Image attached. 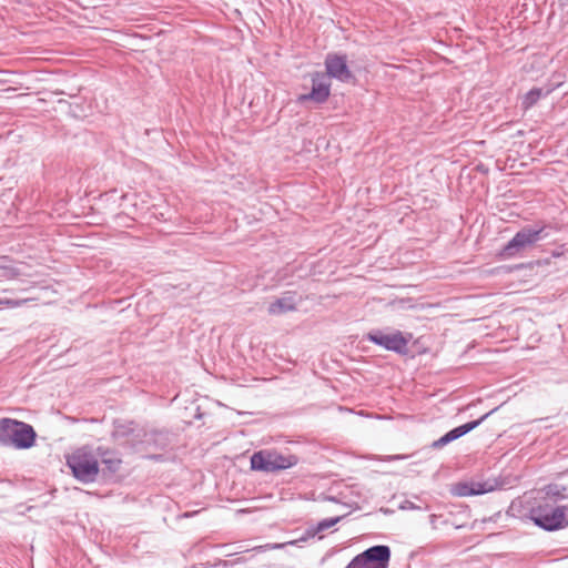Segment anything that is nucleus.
Listing matches in <instances>:
<instances>
[{
  "mask_svg": "<svg viewBox=\"0 0 568 568\" xmlns=\"http://www.w3.org/2000/svg\"><path fill=\"white\" fill-rule=\"evenodd\" d=\"M326 75L341 82H349L354 79L352 71L347 65L345 54H327L325 59Z\"/></svg>",
  "mask_w": 568,
  "mask_h": 568,
  "instance_id": "obj_9",
  "label": "nucleus"
},
{
  "mask_svg": "<svg viewBox=\"0 0 568 568\" xmlns=\"http://www.w3.org/2000/svg\"><path fill=\"white\" fill-rule=\"evenodd\" d=\"M400 458H404V457L403 456H398V455L390 457V459H400Z\"/></svg>",
  "mask_w": 568,
  "mask_h": 568,
  "instance_id": "obj_23",
  "label": "nucleus"
},
{
  "mask_svg": "<svg viewBox=\"0 0 568 568\" xmlns=\"http://www.w3.org/2000/svg\"><path fill=\"white\" fill-rule=\"evenodd\" d=\"M496 483L487 481H476L469 484H462L458 487L459 496H478L486 493H490L495 490Z\"/></svg>",
  "mask_w": 568,
  "mask_h": 568,
  "instance_id": "obj_12",
  "label": "nucleus"
},
{
  "mask_svg": "<svg viewBox=\"0 0 568 568\" xmlns=\"http://www.w3.org/2000/svg\"><path fill=\"white\" fill-rule=\"evenodd\" d=\"M327 499H328V500H332V501H335V498H334V497H328Z\"/></svg>",
  "mask_w": 568,
  "mask_h": 568,
  "instance_id": "obj_24",
  "label": "nucleus"
},
{
  "mask_svg": "<svg viewBox=\"0 0 568 568\" xmlns=\"http://www.w3.org/2000/svg\"><path fill=\"white\" fill-rule=\"evenodd\" d=\"M496 410H497V407L491 409L490 412L484 414L478 419L468 422V423H466L464 425H460L458 427H455V428L450 429L449 432H447L450 440L454 442V440L463 437L464 435L468 434L469 432L474 430L475 428H477L486 418H488Z\"/></svg>",
  "mask_w": 568,
  "mask_h": 568,
  "instance_id": "obj_13",
  "label": "nucleus"
},
{
  "mask_svg": "<svg viewBox=\"0 0 568 568\" xmlns=\"http://www.w3.org/2000/svg\"><path fill=\"white\" fill-rule=\"evenodd\" d=\"M342 518H343L342 516L325 518V519L318 521L316 526L308 527L305 531V535H306L305 537H302L298 540L290 541V542H287V545H296L297 542L306 540L310 537H314L318 532H322V531L327 530V529L332 528L333 526H335L337 523H339L342 520ZM285 546H286V544H275L272 546V548L280 549V548H284Z\"/></svg>",
  "mask_w": 568,
  "mask_h": 568,
  "instance_id": "obj_10",
  "label": "nucleus"
},
{
  "mask_svg": "<svg viewBox=\"0 0 568 568\" xmlns=\"http://www.w3.org/2000/svg\"><path fill=\"white\" fill-rule=\"evenodd\" d=\"M36 437L31 425L11 418L0 419V446L28 449L34 445Z\"/></svg>",
  "mask_w": 568,
  "mask_h": 568,
  "instance_id": "obj_1",
  "label": "nucleus"
},
{
  "mask_svg": "<svg viewBox=\"0 0 568 568\" xmlns=\"http://www.w3.org/2000/svg\"><path fill=\"white\" fill-rule=\"evenodd\" d=\"M438 516L433 514L429 516V524L433 526V528H436V520H437Z\"/></svg>",
  "mask_w": 568,
  "mask_h": 568,
  "instance_id": "obj_21",
  "label": "nucleus"
},
{
  "mask_svg": "<svg viewBox=\"0 0 568 568\" xmlns=\"http://www.w3.org/2000/svg\"><path fill=\"white\" fill-rule=\"evenodd\" d=\"M331 93V82L327 75L322 72H314L312 74V90L310 93L302 94L298 98L300 102L313 101L317 104L324 103Z\"/></svg>",
  "mask_w": 568,
  "mask_h": 568,
  "instance_id": "obj_8",
  "label": "nucleus"
},
{
  "mask_svg": "<svg viewBox=\"0 0 568 568\" xmlns=\"http://www.w3.org/2000/svg\"><path fill=\"white\" fill-rule=\"evenodd\" d=\"M298 457L292 454H281L276 450L264 449L256 452L251 457V468L265 473L283 470L295 466Z\"/></svg>",
  "mask_w": 568,
  "mask_h": 568,
  "instance_id": "obj_5",
  "label": "nucleus"
},
{
  "mask_svg": "<svg viewBox=\"0 0 568 568\" xmlns=\"http://www.w3.org/2000/svg\"><path fill=\"white\" fill-rule=\"evenodd\" d=\"M150 459H153V460H161L162 459V456L161 455H152L149 457Z\"/></svg>",
  "mask_w": 568,
  "mask_h": 568,
  "instance_id": "obj_22",
  "label": "nucleus"
},
{
  "mask_svg": "<svg viewBox=\"0 0 568 568\" xmlns=\"http://www.w3.org/2000/svg\"><path fill=\"white\" fill-rule=\"evenodd\" d=\"M98 456L101 458V462L108 467V469L112 473L116 471L120 467L121 460L114 457V454L105 450L101 447L97 449Z\"/></svg>",
  "mask_w": 568,
  "mask_h": 568,
  "instance_id": "obj_15",
  "label": "nucleus"
},
{
  "mask_svg": "<svg viewBox=\"0 0 568 568\" xmlns=\"http://www.w3.org/2000/svg\"><path fill=\"white\" fill-rule=\"evenodd\" d=\"M550 91L544 92L541 88H532L529 90L524 99H523V106L524 109H530L532 105H535L542 97H546Z\"/></svg>",
  "mask_w": 568,
  "mask_h": 568,
  "instance_id": "obj_16",
  "label": "nucleus"
},
{
  "mask_svg": "<svg viewBox=\"0 0 568 568\" xmlns=\"http://www.w3.org/2000/svg\"><path fill=\"white\" fill-rule=\"evenodd\" d=\"M546 495L549 498H554L555 500L565 499L567 488L562 485L550 484L546 487Z\"/></svg>",
  "mask_w": 568,
  "mask_h": 568,
  "instance_id": "obj_17",
  "label": "nucleus"
},
{
  "mask_svg": "<svg viewBox=\"0 0 568 568\" xmlns=\"http://www.w3.org/2000/svg\"><path fill=\"white\" fill-rule=\"evenodd\" d=\"M296 305L295 293L286 292L268 305L267 312L270 315L278 316L295 311Z\"/></svg>",
  "mask_w": 568,
  "mask_h": 568,
  "instance_id": "obj_11",
  "label": "nucleus"
},
{
  "mask_svg": "<svg viewBox=\"0 0 568 568\" xmlns=\"http://www.w3.org/2000/svg\"><path fill=\"white\" fill-rule=\"evenodd\" d=\"M402 508L403 509H410V510H420L422 509L420 506H417V505H415L412 501H405V504L402 506Z\"/></svg>",
  "mask_w": 568,
  "mask_h": 568,
  "instance_id": "obj_20",
  "label": "nucleus"
},
{
  "mask_svg": "<svg viewBox=\"0 0 568 568\" xmlns=\"http://www.w3.org/2000/svg\"><path fill=\"white\" fill-rule=\"evenodd\" d=\"M67 465L73 476L83 484L95 481L99 474V458L88 447H82L73 452L67 458Z\"/></svg>",
  "mask_w": 568,
  "mask_h": 568,
  "instance_id": "obj_4",
  "label": "nucleus"
},
{
  "mask_svg": "<svg viewBox=\"0 0 568 568\" xmlns=\"http://www.w3.org/2000/svg\"><path fill=\"white\" fill-rule=\"evenodd\" d=\"M530 519L546 531H556L568 526V505L539 504L531 508Z\"/></svg>",
  "mask_w": 568,
  "mask_h": 568,
  "instance_id": "obj_3",
  "label": "nucleus"
},
{
  "mask_svg": "<svg viewBox=\"0 0 568 568\" xmlns=\"http://www.w3.org/2000/svg\"><path fill=\"white\" fill-rule=\"evenodd\" d=\"M390 560V548L376 545L355 556L345 568H387Z\"/></svg>",
  "mask_w": 568,
  "mask_h": 568,
  "instance_id": "obj_6",
  "label": "nucleus"
},
{
  "mask_svg": "<svg viewBox=\"0 0 568 568\" xmlns=\"http://www.w3.org/2000/svg\"><path fill=\"white\" fill-rule=\"evenodd\" d=\"M449 443H452L448 434L446 433L445 435H443L440 438H438L437 440H434L433 444H432V448L434 449H440L443 448L444 446L448 445Z\"/></svg>",
  "mask_w": 568,
  "mask_h": 568,
  "instance_id": "obj_18",
  "label": "nucleus"
},
{
  "mask_svg": "<svg viewBox=\"0 0 568 568\" xmlns=\"http://www.w3.org/2000/svg\"><path fill=\"white\" fill-rule=\"evenodd\" d=\"M134 433V423L116 419L113 423L112 437L114 439L129 438Z\"/></svg>",
  "mask_w": 568,
  "mask_h": 568,
  "instance_id": "obj_14",
  "label": "nucleus"
},
{
  "mask_svg": "<svg viewBox=\"0 0 568 568\" xmlns=\"http://www.w3.org/2000/svg\"><path fill=\"white\" fill-rule=\"evenodd\" d=\"M547 226L545 224L526 225L521 227L514 237L500 251V257L509 260L518 256L527 248L535 246V244L544 240Z\"/></svg>",
  "mask_w": 568,
  "mask_h": 568,
  "instance_id": "obj_2",
  "label": "nucleus"
},
{
  "mask_svg": "<svg viewBox=\"0 0 568 568\" xmlns=\"http://www.w3.org/2000/svg\"><path fill=\"white\" fill-rule=\"evenodd\" d=\"M23 303H26V300H21V301L9 300V298L0 300V305H9L11 307L20 306Z\"/></svg>",
  "mask_w": 568,
  "mask_h": 568,
  "instance_id": "obj_19",
  "label": "nucleus"
},
{
  "mask_svg": "<svg viewBox=\"0 0 568 568\" xmlns=\"http://www.w3.org/2000/svg\"><path fill=\"white\" fill-rule=\"evenodd\" d=\"M365 338L387 351L402 355L407 353L409 339L406 338L400 331L385 333L382 329H372L365 335Z\"/></svg>",
  "mask_w": 568,
  "mask_h": 568,
  "instance_id": "obj_7",
  "label": "nucleus"
}]
</instances>
